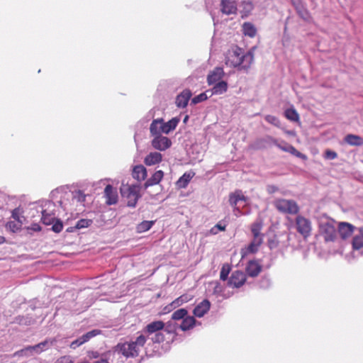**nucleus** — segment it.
<instances>
[{"label":"nucleus","instance_id":"1","mask_svg":"<svg viewBox=\"0 0 363 363\" xmlns=\"http://www.w3.org/2000/svg\"><path fill=\"white\" fill-rule=\"evenodd\" d=\"M253 60L254 55L251 51L245 52L242 48L236 46L227 52L225 65L247 72L250 68Z\"/></svg>","mask_w":363,"mask_h":363},{"label":"nucleus","instance_id":"2","mask_svg":"<svg viewBox=\"0 0 363 363\" xmlns=\"http://www.w3.org/2000/svg\"><path fill=\"white\" fill-rule=\"evenodd\" d=\"M146 342V337L143 335H139L135 341L120 342L114 347V352L122 354L126 358L136 357L139 354L141 347Z\"/></svg>","mask_w":363,"mask_h":363},{"label":"nucleus","instance_id":"3","mask_svg":"<svg viewBox=\"0 0 363 363\" xmlns=\"http://www.w3.org/2000/svg\"><path fill=\"white\" fill-rule=\"evenodd\" d=\"M179 122L177 117L172 118L167 123L162 118L154 119L150 124V132L151 135L168 134L177 128Z\"/></svg>","mask_w":363,"mask_h":363},{"label":"nucleus","instance_id":"4","mask_svg":"<svg viewBox=\"0 0 363 363\" xmlns=\"http://www.w3.org/2000/svg\"><path fill=\"white\" fill-rule=\"evenodd\" d=\"M140 186L136 184H122L120 191L123 197L127 199V205L129 207H135L140 197Z\"/></svg>","mask_w":363,"mask_h":363},{"label":"nucleus","instance_id":"5","mask_svg":"<svg viewBox=\"0 0 363 363\" xmlns=\"http://www.w3.org/2000/svg\"><path fill=\"white\" fill-rule=\"evenodd\" d=\"M336 221L332 218L322 220L319 224L320 234L325 242H334L337 238Z\"/></svg>","mask_w":363,"mask_h":363},{"label":"nucleus","instance_id":"6","mask_svg":"<svg viewBox=\"0 0 363 363\" xmlns=\"http://www.w3.org/2000/svg\"><path fill=\"white\" fill-rule=\"evenodd\" d=\"M276 209L282 213L297 215L300 211L297 202L292 199H277L274 201Z\"/></svg>","mask_w":363,"mask_h":363},{"label":"nucleus","instance_id":"7","mask_svg":"<svg viewBox=\"0 0 363 363\" xmlns=\"http://www.w3.org/2000/svg\"><path fill=\"white\" fill-rule=\"evenodd\" d=\"M296 231L304 238L307 239L311 235L312 222L310 219L301 215H297L295 218Z\"/></svg>","mask_w":363,"mask_h":363},{"label":"nucleus","instance_id":"8","mask_svg":"<svg viewBox=\"0 0 363 363\" xmlns=\"http://www.w3.org/2000/svg\"><path fill=\"white\" fill-rule=\"evenodd\" d=\"M263 243L262 238H253L252 241L247 246L241 248L240 255L241 258L244 259L250 254H255L258 252L260 246Z\"/></svg>","mask_w":363,"mask_h":363},{"label":"nucleus","instance_id":"9","mask_svg":"<svg viewBox=\"0 0 363 363\" xmlns=\"http://www.w3.org/2000/svg\"><path fill=\"white\" fill-rule=\"evenodd\" d=\"M154 136L151 144L152 146L157 150L164 151L172 145V141L167 137L162 135H152Z\"/></svg>","mask_w":363,"mask_h":363},{"label":"nucleus","instance_id":"10","mask_svg":"<svg viewBox=\"0 0 363 363\" xmlns=\"http://www.w3.org/2000/svg\"><path fill=\"white\" fill-rule=\"evenodd\" d=\"M101 331L98 329H94L91 331L87 332L86 334L79 337L77 340H74L70 344V347L72 349H76L84 343L88 342L92 337L101 334Z\"/></svg>","mask_w":363,"mask_h":363},{"label":"nucleus","instance_id":"11","mask_svg":"<svg viewBox=\"0 0 363 363\" xmlns=\"http://www.w3.org/2000/svg\"><path fill=\"white\" fill-rule=\"evenodd\" d=\"M246 281V276L244 272L237 270L232 273L228 284L230 286L239 288L242 286Z\"/></svg>","mask_w":363,"mask_h":363},{"label":"nucleus","instance_id":"12","mask_svg":"<svg viewBox=\"0 0 363 363\" xmlns=\"http://www.w3.org/2000/svg\"><path fill=\"white\" fill-rule=\"evenodd\" d=\"M106 203L108 206L114 205L118 202V196L117 190L111 184L106 185L104 189Z\"/></svg>","mask_w":363,"mask_h":363},{"label":"nucleus","instance_id":"13","mask_svg":"<svg viewBox=\"0 0 363 363\" xmlns=\"http://www.w3.org/2000/svg\"><path fill=\"white\" fill-rule=\"evenodd\" d=\"M237 2L235 0H221L220 11L226 15L235 14L237 13Z\"/></svg>","mask_w":363,"mask_h":363},{"label":"nucleus","instance_id":"14","mask_svg":"<svg viewBox=\"0 0 363 363\" xmlns=\"http://www.w3.org/2000/svg\"><path fill=\"white\" fill-rule=\"evenodd\" d=\"M354 228V226L349 223L340 222L338 224V233L342 240H346L352 235Z\"/></svg>","mask_w":363,"mask_h":363},{"label":"nucleus","instance_id":"15","mask_svg":"<svg viewBox=\"0 0 363 363\" xmlns=\"http://www.w3.org/2000/svg\"><path fill=\"white\" fill-rule=\"evenodd\" d=\"M192 96L191 90L186 89L183 90L176 98L175 104L178 108H185Z\"/></svg>","mask_w":363,"mask_h":363},{"label":"nucleus","instance_id":"16","mask_svg":"<svg viewBox=\"0 0 363 363\" xmlns=\"http://www.w3.org/2000/svg\"><path fill=\"white\" fill-rule=\"evenodd\" d=\"M56 342L55 339H46L45 340L35 345L30 346L31 350L34 354H38L43 351H46Z\"/></svg>","mask_w":363,"mask_h":363},{"label":"nucleus","instance_id":"17","mask_svg":"<svg viewBox=\"0 0 363 363\" xmlns=\"http://www.w3.org/2000/svg\"><path fill=\"white\" fill-rule=\"evenodd\" d=\"M132 176L138 182H143L147 178V169L142 164L136 165L133 169Z\"/></svg>","mask_w":363,"mask_h":363},{"label":"nucleus","instance_id":"18","mask_svg":"<svg viewBox=\"0 0 363 363\" xmlns=\"http://www.w3.org/2000/svg\"><path fill=\"white\" fill-rule=\"evenodd\" d=\"M164 177V172L162 170L156 171L144 184V189L158 184Z\"/></svg>","mask_w":363,"mask_h":363},{"label":"nucleus","instance_id":"19","mask_svg":"<svg viewBox=\"0 0 363 363\" xmlns=\"http://www.w3.org/2000/svg\"><path fill=\"white\" fill-rule=\"evenodd\" d=\"M162 160V155L158 152L149 153L144 159V163L147 166H152L160 163Z\"/></svg>","mask_w":363,"mask_h":363},{"label":"nucleus","instance_id":"20","mask_svg":"<svg viewBox=\"0 0 363 363\" xmlns=\"http://www.w3.org/2000/svg\"><path fill=\"white\" fill-rule=\"evenodd\" d=\"M240 201H247V197L244 196L242 190L237 189L229 194V203L230 206L235 208H236L237 203Z\"/></svg>","mask_w":363,"mask_h":363},{"label":"nucleus","instance_id":"21","mask_svg":"<svg viewBox=\"0 0 363 363\" xmlns=\"http://www.w3.org/2000/svg\"><path fill=\"white\" fill-rule=\"evenodd\" d=\"M210 306L211 303L208 300H203L194 308V315L199 318L203 317L210 309Z\"/></svg>","mask_w":363,"mask_h":363},{"label":"nucleus","instance_id":"22","mask_svg":"<svg viewBox=\"0 0 363 363\" xmlns=\"http://www.w3.org/2000/svg\"><path fill=\"white\" fill-rule=\"evenodd\" d=\"M224 74V72L223 68L221 67H216L208 75L207 77V82L209 85L213 84L222 79Z\"/></svg>","mask_w":363,"mask_h":363},{"label":"nucleus","instance_id":"23","mask_svg":"<svg viewBox=\"0 0 363 363\" xmlns=\"http://www.w3.org/2000/svg\"><path fill=\"white\" fill-rule=\"evenodd\" d=\"M262 267L257 261H250L246 267V272L251 277H255L261 272Z\"/></svg>","mask_w":363,"mask_h":363},{"label":"nucleus","instance_id":"24","mask_svg":"<svg viewBox=\"0 0 363 363\" xmlns=\"http://www.w3.org/2000/svg\"><path fill=\"white\" fill-rule=\"evenodd\" d=\"M195 173L193 172H185L177 182L176 185L178 189L186 188L191 179L194 177Z\"/></svg>","mask_w":363,"mask_h":363},{"label":"nucleus","instance_id":"25","mask_svg":"<svg viewBox=\"0 0 363 363\" xmlns=\"http://www.w3.org/2000/svg\"><path fill=\"white\" fill-rule=\"evenodd\" d=\"M164 327V323L161 320L153 321L149 323L145 328V332L153 334L160 332Z\"/></svg>","mask_w":363,"mask_h":363},{"label":"nucleus","instance_id":"26","mask_svg":"<svg viewBox=\"0 0 363 363\" xmlns=\"http://www.w3.org/2000/svg\"><path fill=\"white\" fill-rule=\"evenodd\" d=\"M344 140L346 143L352 146L363 145V138L357 135L348 134L345 137Z\"/></svg>","mask_w":363,"mask_h":363},{"label":"nucleus","instance_id":"27","mask_svg":"<svg viewBox=\"0 0 363 363\" xmlns=\"http://www.w3.org/2000/svg\"><path fill=\"white\" fill-rule=\"evenodd\" d=\"M242 30L245 35L250 38L255 37L257 34V28L250 22H245L242 26Z\"/></svg>","mask_w":363,"mask_h":363},{"label":"nucleus","instance_id":"28","mask_svg":"<svg viewBox=\"0 0 363 363\" xmlns=\"http://www.w3.org/2000/svg\"><path fill=\"white\" fill-rule=\"evenodd\" d=\"M228 89V84L225 81H220L215 83L211 89V94H222Z\"/></svg>","mask_w":363,"mask_h":363},{"label":"nucleus","instance_id":"29","mask_svg":"<svg viewBox=\"0 0 363 363\" xmlns=\"http://www.w3.org/2000/svg\"><path fill=\"white\" fill-rule=\"evenodd\" d=\"M196 320L193 316L185 317L180 325V328L183 331L188 330L194 326Z\"/></svg>","mask_w":363,"mask_h":363},{"label":"nucleus","instance_id":"30","mask_svg":"<svg viewBox=\"0 0 363 363\" xmlns=\"http://www.w3.org/2000/svg\"><path fill=\"white\" fill-rule=\"evenodd\" d=\"M184 296H179L177 298L172 301L171 303L164 307V313H169L177 307L181 306L184 301H187V298L183 299Z\"/></svg>","mask_w":363,"mask_h":363},{"label":"nucleus","instance_id":"31","mask_svg":"<svg viewBox=\"0 0 363 363\" xmlns=\"http://www.w3.org/2000/svg\"><path fill=\"white\" fill-rule=\"evenodd\" d=\"M241 6L242 8L240 11L242 18L248 16L254 8L252 3L250 1H242Z\"/></svg>","mask_w":363,"mask_h":363},{"label":"nucleus","instance_id":"32","mask_svg":"<svg viewBox=\"0 0 363 363\" xmlns=\"http://www.w3.org/2000/svg\"><path fill=\"white\" fill-rule=\"evenodd\" d=\"M12 216L15 220H17V222L9 221L6 223V227L11 230L13 232H16L21 228V222L18 220V216L15 211H13Z\"/></svg>","mask_w":363,"mask_h":363},{"label":"nucleus","instance_id":"33","mask_svg":"<svg viewBox=\"0 0 363 363\" xmlns=\"http://www.w3.org/2000/svg\"><path fill=\"white\" fill-rule=\"evenodd\" d=\"M154 223L153 220H143L137 225V232L140 233L146 232L152 227Z\"/></svg>","mask_w":363,"mask_h":363},{"label":"nucleus","instance_id":"34","mask_svg":"<svg viewBox=\"0 0 363 363\" xmlns=\"http://www.w3.org/2000/svg\"><path fill=\"white\" fill-rule=\"evenodd\" d=\"M13 323L21 325H30L34 323V320L31 317L18 315L14 318Z\"/></svg>","mask_w":363,"mask_h":363},{"label":"nucleus","instance_id":"35","mask_svg":"<svg viewBox=\"0 0 363 363\" xmlns=\"http://www.w3.org/2000/svg\"><path fill=\"white\" fill-rule=\"evenodd\" d=\"M352 247L353 250H359L363 248V237L360 234L353 237Z\"/></svg>","mask_w":363,"mask_h":363},{"label":"nucleus","instance_id":"36","mask_svg":"<svg viewBox=\"0 0 363 363\" xmlns=\"http://www.w3.org/2000/svg\"><path fill=\"white\" fill-rule=\"evenodd\" d=\"M55 219V217L53 213H48L46 210H43L42 211L41 220L45 225H49L52 224L54 223Z\"/></svg>","mask_w":363,"mask_h":363},{"label":"nucleus","instance_id":"37","mask_svg":"<svg viewBox=\"0 0 363 363\" xmlns=\"http://www.w3.org/2000/svg\"><path fill=\"white\" fill-rule=\"evenodd\" d=\"M262 225L259 223H254L251 225V232L253 238H264V235L261 233Z\"/></svg>","mask_w":363,"mask_h":363},{"label":"nucleus","instance_id":"38","mask_svg":"<svg viewBox=\"0 0 363 363\" xmlns=\"http://www.w3.org/2000/svg\"><path fill=\"white\" fill-rule=\"evenodd\" d=\"M284 116L289 121L296 122L299 121V115L294 108H288L284 111Z\"/></svg>","mask_w":363,"mask_h":363},{"label":"nucleus","instance_id":"39","mask_svg":"<svg viewBox=\"0 0 363 363\" xmlns=\"http://www.w3.org/2000/svg\"><path fill=\"white\" fill-rule=\"evenodd\" d=\"M187 315V311L185 308H180L174 311L172 315L173 320L184 319Z\"/></svg>","mask_w":363,"mask_h":363},{"label":"nucleus","instance_id":"40","mask_svg":"<svg viewBox=\"0 0 363 363\" xmlns=\"http://www.w3.org/2000/svg\"><path fill=\"white\" fill-rule=\"evenodd\" d=\"M33 355H34V353L32 351L30 346L26 347L25 348H23L19 351H17L15 353V356H18V357H21H21H23V356L30 357Z\"/></svg>","mask_w":363,"mask_h":363},{"label":"nucleus","instance_id":"41","mask_svg":"<svg viewBox=\"0 0 363 363\" xmlns=\"http://www.w3.org/2000/svg\"><path fill=\"white\" fill-rule=\"evenodd\" d=\"M284 152H289L293 155H295L297 157L302 158L304 155L298 151L293 145L290 144H286V148L284 149Z\"/></svg>","mask_w":363,"mask_h":363},{"label":"nucleus","instance_id":"42","mask_svg":"<svg viewBox=\"0 0 363 363\" xmlns=\"http://www.w3.org/2000/svg\"><path fill=\"white\" fill-rule=\"evenodd\" d=\"M230 272V267L229 264H223L220 272V279L223 281H225L228 279L229 273Z\"/></svg>","mask_w":363,"mask_h":363},{"label":"nucleus","instance_id":"43","mask_svg":"<svg viewBox=\"0 0 363 363\" xmlns=\"http://www.w3.org/2000/svg\"><path fill=\"white\" fill-rule=\"evenodd\" d=\"M92 223V220L90 219H80L79 220L75 225L77 229L84 228L90 226Z\"/></svg>","mask_w":363,"mask_h":363},{"label":"nucleus","instance_id":"44","mask_svg":"<svg viewBox=\"0 0 363 363\" xmlns=\"http://www.w3.org/2000/svg\"><path fill=\"white\" fill-rule=\"evenodd\" d=\"M264 119L267 123H269L274 126H277V127L280 126V121H279V118L274 116L267 115V116H265Z\"/></svg>","mask_w":363,"mask_h":363},{"label":"nucleus","instance_id":"45","mask_svg":"<svg viewBox=\"0 0 363 363\" xmlns=\"http://www.w3.org/2000/svg\"><path fill=\"white\" fill-rule=\"evenodd\" d=\"M225 228L226 225L222 224L221 222L220 221L210 230V233L213 235H216L218 233V231H225Z\"/></svg>","mask_w":363,"mask_h":363},{"label":"nucleus","instance_id":"46","mask_svg":"<svg viewBox=\"0 0 363 363\" xmlns=\"http://www.w3.org/2000/svg\"><path fill=\"white\" fill-rule=\"evenodd\" d=\"M73 198L78 202H84L86 200V195L82 191L78 190L73 193Z\"/></svg>","mask_w":363,"mask_h":363},{"label":"nucleus","instance_id":"47","mask_svg":"<svg viewBox=\"0 0 363 363\" xmlns=\"http://www.w3.org/2000/svg\"><path fill=\"white\" fill-rule=\"evenodd\" d=\"M208 99L206 93H201L191 99V104H196L200 102L204 101Z\"/></svg>","mask_w":363,"mask_h":363},{"label":"nucleus","instance_id":"48","mask_svg":"<svg viewBox=\"0 0 363 363\" xmlns=\"http://www.w3.org/2000/svg\"><path fill=\"white\" fill-rule=\"evenodd\" d=\"M337 154L336 152L327 149L324 152V157L327 160H334L337 158Z\"/></svg>","mask_w":363,"mask_h":363},{"label":"nucleus","instance_id":"49","mask_svg":"<svg viewBox=\"0 0 363 363\" xmlns=\"http://www.w3.org/2000/svg\"><path fill=\"white\" fill-rule=\"evenodd\" d=\"M63 225L62 221L60 220H57L55 223H53L52 226V230L55 233H60L62 230Z\"/></svg>","mask_w":363,"mask_h":363},{"label":"nucleus","instance_id":"50","mask_svg":"<svg viewBox=\"0 0 363 363\" xmlns=\"http://www.w3.org/2000/svg\"><path fill=\"white\" fill-rule=\"evenodd\" d=\"M152 340L153 342H162L164 340V336L160 332L156 333L154 337H152Z\"/></svg>","mask_w":363,"mask_h":363},{"label":"nucleus","instance_id":"51","mask_svg":"<svg viewBox=\"0 0 363 363\" xmlns=\"http://www.w3.org/2000/svg\"><path fill=\"white\" fill-rule=\"evenodd\" d=\"M269 140H270L278 148L283 150L284 152V149L286 148V143H284V145H283L281 143H279L278 141L276 139L272 138L270 136L267 137Z\"/></svg>","mask_w":363,"mask_h":363},{"label":"nucleus","instance_id":"52","mask_svg":"<svg viewBox=\"0 0 363 363\" xmlns=\"http://www.w3.org/2000/svg\"><path fill=\"white\" fill-rule=\"evenodd\" d=\"M55 363H73V361L70 356H62L58 358Z\"/></svg>","mask_w":363,"mask_h":363},{"label":"nucleus","instance_id":"53","mask_svg":"<svg viewBox=\"0 0 363 363\" xmlns=\"http://www.w3.org/2000/svg\"><path fill=\"white\" fill-rule=\"evenodd\" d=\"M267 189L269 194H273L278 190V188L274 185H269Z\"/></svg>","mask_w":363,"mask_h":363},{"label":"nucleus","instance_id":"54","mask_svg":"<svg viewBox=\"0 0 363 363\" xmlns=\"http://www.w3.org/2000/svg\"><path fill=\"white\" fill-rule=\"evenodd\" d=\"M31 229L34 231H40L41 230V228L38 224L35 223L32 225Z\"/></svg>","mask_w":363,"mask_h":363},{"label":"nucleus","instance_id":"55","mask_svg":"<svg viewBox=\"0 0 363 363\" xmlns=\"http://www.w3.org/2000/svg\"><path fill=\"white\" fill-rule=\"evenodd\" d=\"M94 363H108L107 360L106 359H101L99 361H96V362Z\"/></svg>","mask_w":363,"mask_h":363},{"label":"nucleus","instance_id":"56","mask_svg":"<svg viewBox=\"0 0 363 363\" xmlns=\"http://www.w3.org/2000/svg\"><path fill=\"white\" fill-rule=\"evenodd\" d=\"M359 233L363 237V226L359 228Z\"/></svg>","mask_w":363,"mask_h":363},{"label":"nucleus","instance_id":"57","mask_svg":"<svg viewBox=\"0 0 363 363\" xmlns=\"http://www.w3.org/2000/svg\"><path fill=\"white\" fill-rule=\"evenodd\" d=\"M188 118H189V116H186L184 119V122L186 123L188 121Z\"/></svg>","mask_w":363,"mask_h":363}]
</instances>
